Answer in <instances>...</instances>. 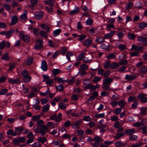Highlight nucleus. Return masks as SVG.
Segmentation results:
<instances>
[{
  "label": "nucleus",
  "mask_w": 147,
  "mask_h": 147,
  "mask_svg": "<svg viewBox=\"0 0 147 147\" xmlns=\"http://www.w3.org/2000/svg\"><path fill=\"white\" fill-rule=\"evenodd\" d=\"M43 123V121L42 120H39L37 123V125L38 126H41L40 127H37L34 131L36 133H39L40 135L43 136L46 133V131L48 130V128L45 125H42Z\"/></svg>",
  "instance_id": "nucleus-1"
},
{
  "label": "nucleus",
  "mask_w": 147,
  "mask_h": 147,
  "mask_svg": "<svg viewBox=\"0 0 147 147\" xmlns=\"http://www.w3.org/2000/svg\"><path fill=\"white\" fill-rule=\"evenodd\" d=\"M23 79L25 83H28L31 81V77L29 75V72L26 70H24L21 72Z\"/></svg>",
  "instance_id": "nucleus-2"
},
{
  "label": "nucleus",
  "mask_w": 147,
  "mask_h": 147,
  "mask_svg": "<svg viewBox=\"0 0 147 147\" xmlns=\"http://www.w3.org/2000/svg\"><path fill=\"white\" fill-rule=\"evenodd\" d=\"M42 77H43V81L45 82L48 86H51L53 83V79H49L50 77L48 76L43 75Z\"/></svg>",
  "instance_id": "nucleus-3"
},
{
  "label": "nucleus",
  "mask_w": 147,
  "mask_h": 147,
  "mask_svg": "<svg viewBox=\"0 0 147 147\" xmlns=\"http://www.w3.org/2000/svg\"><path fill=\"white\" fill-rule=\"evenodd\" d=\"M137 97L142 102L145 103L147 102V95L145 94H139L137 95Z\"/></svg>",
  "instance_id": "nucleus-4"
},
{
  "label": "nucleus",
  "mask_w": 147,
  "mask_h": 147,
  "mask_svg": "<svg viewBox=\"0 0 147 147\" xmlns=\"http://www.w3.org/2000/svg\"><path fill=\"white\" fill-rule=\"evenodd\" d=\"M14 32V30H11L8 31L1 32L0 34L1 35H5L7 38H9Z\"/></svg>",
  "instance_id": "nucleus-5"
},
{
  "label": "nucleus",
  "mask_w": 147,
  "mask_h": 147,
  "mask_svg": "<svg viewBox=\"0 0 147 147\" xmlns=\"http://www.w3.org/2000/svg\"><path fill=\"white\" fill-rule=\"evenodd\" d=\"M19 37L21 38L24 42H28L30 39L29 37L24 34L23 32H21L20 33Z\"/></svg>",
  "instance_id": "nucleus-6"
},
{
  "label": "nucleus",
  "mask_w": 147,
  "mask_h": 147,
  "mask_svg": "<svg viewBox=\"0 0 147 147\" xmlns=\"http://www.w3.org/2000/svg\"><path fill=\"white\" fill-rule=\"evenodd\" d=\"M113 78H105L103 80V84L110 85L111 83L113 82Z\"/></svg>",
  "instance_id": "nucleus-7"
},
{
  "label": "nucleus",
  "mask_w": 147,
  "mask_h": 147,
  "mask_svg": "<svg viewBox=\"0 0 147 147\" xmlns=\"http://www.w3.org/2000/svg\"><path fill=\"white\" fill-rule=\"evenodd\" d=\"M115 33V31H111L109 33L105 34L104 36V39H106L110 38L112 37Z\"/></svg>",
  "instance_id": "nucleus-8"
},
{
  "label": "nucleus",
  "mask_w": 147,
  "mask_h": 147,
  "mask_svg": "<svg viewBox=\"0 0 147 147\" xmlns=\"http://www.w3.org/2000/svg\"><path fill=\"white\" fill-rule=\"evenodd\" d=\"M43 15V13L42 11L37 12L35 13V17L38 20L41 19L42 18Z\"/></svg>",
  "instance_id": "nucleus-9"
},
{
  "label": "nucleus",
  "mask_w": 147,
  "mask_h": 147,
  "mask_svg": "<svg viewBox=\"0 0 147 147\" xmlns=\"http://www.w3.org/2000/svg\"><path fill=\"white\" fill-rule=\"evenodd\" d=\"M9 82L12 84H19L20 83L21 81L18 78L16 79H10L9 80Z\"/></svg>",
  "instance_id": "nucleus-10"
},
{
  "label": "nucleus",
  "mask_w": 147,
  "mask_h": 147,
  "mask_svg": "<svg viewBox=\"0 0 147 147\" xmlns=\"http://www.w3.org/2000/svg\"><path fill=\"white\" fill-rule=\"evenodd\" d=\"M41 68L44 71H46L47 69V65L46 61L43 60L42 62Z\"/></svg>",
  "instance_id": "nucleus-11"
},
{
  "label": "nucleus",
  "mask_w": 147,
  "mask_h": 147,
  "mask_svg": "<svg viewBox=\"0 0 147 147\" xmlns=\"http://www.w3.org/2000/svg\"><path fill=\"white\" fill-rule=\"evenodd\" d=\"M137 76L135 75H126L125 79L126 80H132L135 79Z\"/></svg>",
  "instance_id": "nucleus-12"
},
{
  "label": "nucleus",
  "mask_w": 147,
  "mask_h": 147,
  "mask_svg": "<svg viewBox=\"0 0 147 147\" xmlns=\"http://www.w3.org/2000/svg\"><path fill=\"white\" fill-rule=\"evenodd\" d=\"M131 49L135 51H140L143 50V48L142 47L136 46L134 44H133L132 46Z\"/></svg>",
  "instance_id": "nucleus-13"
},
{
  "label": "nucleus",
  "mask_w": 147,
  "mask_h": 147,
  "mask_svg": "<svg viewBox=\"0 0 147 147\" xmlns=\"http://www.w3.org/2000/svg\"><path fill=\"white\" fill-rule=\"evenodd\" d=\"M146 123L147 121L145 119H143L141 122L136 123L134 125L135 126L139 127L146 124Z\"/></svg>",
  "instance_id": "nucleus-14"
},
{
  "label": "nucleus",
  "mask_w": 147,
  "mask_h": 147,
  "mask_svg": "<svg viewBox=\"0 0 147 147\" xmlns=\"http://www.w3.org/2000/svg\"><path fill=\"white\" fill-rule=\"evenodd\" d=\"M115 147H124L125 146V144L121 141H118L115 143Z\"/></svg>",
  "instance_id": "nucleus-15"
},
{
  "label": "nucleus",
  "mask_w": 147,
  "mask_h": 147,
  "mask_svg": "<svg viewBox=\"0 0 147 147\" xmlns=\"http://www.w3.org/2000/svg\"><path fill=\"white\" fill-rule=\"evenodd\" d=\"M7 134L8 135L12 136H15L17 135V133L16 131H14L12 129H9L7 132Z\"/></svg>",
  "instance_id": "nucleus-16"
},
{
  "label": "nucleus",
  "mask_w": 147,
  "mask_h": 147,
  "mask_svg": "<svg viewBox=\"0 0 147 147\" xmlns=\"http://www.w3.org/2000/svg\"><path fill=\"white\" fill-rule=\"evenodd\" d=\"M125 135V133L123 132L118 133L115 134L114 138L116 139L119 140Z\"/></svg>",
  "instance_id": "nucleus-17"
},
{
  "label": "nucleus",
  "mask_w": 147,
  "mask_h": 147,
  "mask_svg": "<svg viewBox=\"0 0 147 147\" xmlns=\"http://www.w3.org/2000/svg\"><path fill=\"white\" fill-rule=\"evenodd\" d=\"M11 21L10 25H15L17 22L18 18L16 16H11Z\"/></svg>",
  "instance_id": "nucleus-18"
},
{
  "label": "nucleus",
  "mask_w": 147,
  "mask_h": 147,
  "mask_svg": "<svg viewBox=\"0 0 147 147\" xmlns=\"http://www.w3.org/2000/svg\"><path fill=\"white\" fill-rule=\"evenodd\" d=\"M136 131L134 129H128L126 130L125 131V134L127 135H133L132 134L135 133Z\"/></svg>",
  "instance_id": "nucleus-19"
},
{
  "label": "nucleus",
  "mask_w": 147,
  "mask_h": 147,
  "mask_svg": "<svg viewBox=\"0 0 147 147\" xmlns=\"http://www.w3.org/2000/svg\"><path fill=\"white\" fill-rule=\"evenodd\" d=\"M140 72L142 74H145L147 73V66H143L140 69Z\"/></svg>",
  "instance_id": "nucleus-20"
},
{
  "label": "nucleus",
  "mask_w": 147,
  "mask_h": 147,
  "mask_svg": "<svg viewBox=\"0 0 147 147\" xmlns=\"http://www.w3.org/2000/svg\"><path fill=\"white\" fill-rule=\"evenodd\" d=\"M137 40L140 42H147V38L142 36H138L137 37Z\"/></svg>",
  "instance_id": "nucleus-21"
},
{
  "label": "nucleus",
  "mask_w": 147,
  "mask_h": 147,
  "mask_svg": "<svg viewBox=\"0 0 147 147\" xmlns=\"http://www.w3.org/2000/svg\"><path fill=\"white\" fill-rule=\"evenodd\" d=\"M37 140L42 144H44L45 142L47 141V140L45 137H38Z\"/></svg>",
  "instance_id": "nucleus-22"
},
{
  "label": "nucleus",
  "mask_w": 147,
  "mask_h": 147,
  "mask_svg": "<svg viewBox=\"0 0 147 147\" xmlns=\"http://www.w3.org/2000/svg\"><path fill=\"white\" fill-rule=\"evenodd\" d=\"M40 26L43 29L46 30V32H48L50 30L49 27L46 24H41Z\"/></svg>",
  "instance_id": "nucleus-23"
},
{
  "label": "nucleus",
  "mask_w": 147,
  "mask_h": 147,
  "mask_svg": "<svg viewBox=\"0 0 147 147\" xmlns=\"http://www.w3.org/2000/svg\"><path fill=\"white\" fill-rule=\"evenodd\" d=\"M54 80L58 83H65L67 81V80H65L64 78H55Z\"/></svg>",
  "instance_id": "nucleus-24"
},
{
  "label": "nucleus",
  "mask_w": 147,
  "mask_h": 147,
  "mask_svg": "<svg viewBox=\"0 0 147 147\" xmlns=\"http://www.w3.org/2000/svg\"><path fill=\"white\" fill-rule=\"evenodd\" d=\"M80 122L77 121L75 123L72 125V127L75 129H78L79 128Z\"/></svg>",
  "instance_id": "nucleus-25"
},
{
  "label": "nucleus",
  "mask_w": 147,
  "mask_h": 147,
  "mask_svg": "<svg viewBox=\"0 0 147 147\" xmlns=\"http://www.w3.org/2000/svg\"><path fill=\"white\" fill-rule=\"evenodd\" d=\"M119 66V64L118 63H112L110 65V68L111 69H114L115 68H118Z\"/></svg>",
  "instance_id": "nucleus-26"
},
{
  "label": "nucleus",
  "mask_w": 147,
  "mask_h": 147,
  "mask_svg": "<svg viewBox=\"0 0 147 147\" xmlns=\"http://www.w3.org/2000/svg\"><path fill=\"white\" fill-rule=\"evenodd\" d=\"M27 11L26 10H24V13L20 16L21 19L23 20H26L27 19Z\"/></svg>",
  "instance_id": "nucleus-27"
},
{
  "label": "nucleus",
  "mask_w": 147,
  "mask_h": 147,
  "mask_svg": "<svg viewBox=\"0 0 147 147\" xmlns=\"http://www.w3.org/2000/svg\"><path fill=\"white\" fill-rule=\"evenodd\" d=\"M92 41L90 39H87L84 41V45L87 46H90L92 43Z\"/></svg>",
  "instance_id": "nucleus-28"
},
{
  "label": "nucleus",
  "mask_w": 147,
  "mask_h": 147,
  "mask_svg": "<svg viewBox=\"0 0 147 147\" xmlns=\"http://www.w3.org/2000/svg\"><path fill=\"white\" fill-rule=\"evenodd\" d=\"M138 27L140 28L143 29L147 27V23L142 22L138 24Z\"/></svg>",
  "instance_id": "nucleus-29"
},
{
  "label": "nucleus",
  "mask_w": 147,
  "mask_h": 147,
  "mask_svg": "<svg viewBox=\"0 0 147 147\" xmlns=\"http://www.w3.org/2000/svg\"><path fill=\"white\" fill-rule=\"evenodd\" d=\"M44 2L45 5L48 4L52 6L53 5L54 1L53 0H44Z\"/></svg>",
  "instance_id": "nucleus-30"
},
{
  "label": "nucleus",
  "mask_w": 147,
  "mask_h": 147,
  "mask_svg": "<svg viewBox=\"0 0 147 147\" xmlns=\"http://www.w3.org/2000/svg\"><path fill=\"white\" fill-rule=\"evenodd\" d=\"M50 107V105L48 104L45 105L42 109V112L46 113L49 110Z\"/></svg>",
  "instance_id": "nucleus-31"
},
{
  "label": "nucleus",
  "mask_w": 147,
  "mask_h": 147,
  "mask_svg": "<svg viewBox=\"0 0 147 147\" xmlns=\"http://www.w3.org/2000/svg\"><path fill=\"white\" fill-rule=\"evenodd\" d=\"M109 85H110L108 84H104L103 85L102 88L105 90L109 91H112V89L110 88Z\"/></svg>",
  "instance_id": "nucleus-32"
},
{
  "label": "nucleus",
  "mask_w": 147,
  "mask_h": 147,
  "mask_svg": "<svg viewBox=\"0 0 147 147\" xmlns=\"http://www.w3.org/2000/svg\"><path fill=\"white\" fill-rule=\"evenodd\" d=\"M108 59H115L116 58V56L114 53H112L109 54L106 56Z\"/></svg>",
  "instance_id": "nucleus-33"
},
{
  "label": "nucleus",
  "mask_w": 147,
  "mask_h": 147,
  "mask_svg": "<svg viewBox=\"0 0 147 147\" xmlns=\"http://www.w3.org/2000/svg\"><path fill=\"white\" fill-rule=\"evenodd\" d=\"M61 31V30L59 29L54 30L53 33V36L54 37L57 36L60 34Z\"/></svg>",
  "instance_id": "nucleus-34"
},
{
  "label": "nucleus",
  "mask_w": 147,
  "mask_h": 147,
  "mask_svg": "<svg viewBox=\"0 0 147 147\" xmlns=\"http://www.w3.org/2000/svg\"><path fill=\"white\" fill-rule=\"evenodd\" d=\"M33 62V58L32 57H29L26 62L25 64L27 65H31Z\"/></svg>",
  "instance_id": "nucleus-35"
},
{
  "label": "nucleus",
  "mask_w": 147,
  "mask_h": 147,
  "mask_svg": "<svg viewBox=\"0 0 147 147\" xmlns=\"http://www.w3.org/2000/svg\"><path fill=\"white\" fill-rule=\"evenodd\" d=\"M122 125L120 121H117L113 125V127L115 128H119Z\"/></svg>",
  "instance_id": "nucleus-36"
},
{
  "label": "nucleus",
  "mask_w": 147,
  "mask_h": 147,
  "mask_svg": "<svg viewBox=\"0 0 147 147\" xmlns=\"http://www.w3.org/2000/svg\"><path fill=\"white\" fill-rule=\"evenodd\" d=\"M126 103V102L123 100H121L118 102V105L120 107V108L124 107L125 106Z\"/></svg>",
  "instance_id": "nucleus-37"
},
{
  "label": "nucleus",
  "mask_w": 147,
  "mask_h": 147,
  "mask_svg": "<svg viewBox=\"0 0 147 147\" xmlns=\"http://www.w3.org/2000/svg\"><path fill=\"white\" fill-rule=\"evenodd\" d=\"M137 98L136 97L133 96H130L128 98V101L129 102H132L136 100Z\"/></svg>",
  "instance_id": "nucleus-38"
},
{
  "label": "nucleus",
  "mask_w": 147,
  "mask_h": 147,
  "mask_svg": "<svg viewBox=\"0 0 147 147\" xmlns=\"http://www.w3.org/2000/svg\"><path fill=\"white\" fill-rule=\"evenodd\" d=\"M147 108L146 107H142L140 108V114L142 115H144L146 113V111Z\"/></svg>",
  "instance_id": "nucleus-39"
},
{
  "label": "nucleus",
  "mask_w": 147,
  "mask_h": 147,
  "mask_svg": "<svg viewBox=\"0 0 147 147\" xmlns=\"http://www.w3.org/2000/svg\"><path fill=\"white\" fill-rule=\"evenodd\" d=\"M93 141L100 143V142H102V140L100 137L98 136H96L94 137Z\"/></svg>",
  "instance_id": "nucleus-40"
},
{
  "label": "nucleus",
  "mask_w": 147,
  "mask_h": 147,
  "mask_svg": "<svg viewBox=\"0 0 147 147\" xmlns=\"http://www.w3.org/2000/svg\"><path fill=\"white\" fill-rule=\"evenodd\" d=\"M85 53L84 52H82L80 53L78 56L77 59L79 61H81L83 58L84 57V56L85 55Z\"/></svg>",
  "instance_id": "nucleus-41"
},
{
  "label": "nucleus",
  "mask_w": 147,
  "mask_h": 147,
  "mask_svg": "<svg viewBox=\"0 0 147 147\" xmlns=\"http://www.w3.org/2000/svg\"><path fill=\"white\" fill-rule=\"evenodd\" d=\"M122 111V109L121 108H116L113 111L114 113L116 115H119Z\"/></svg>",
  "instance_id": "nucleus-42"
},
{
  "label": "nucleus",
  "mask_w": 147,
  "mask_h": 147,
  "mask_svg": "<svg viewBox=\"0 0 147 147\" xmlns=\"http://www.w3.org/2000/svg\"><path fill=\"white\" fill-rule=\"evenodd\" d=\"M110 46V45L108 43H107L106 44H102L100 46V48L103 49H108Z\"/></svg>",
  "instance_id": "nucleus-43"
},
{
  "label": "nucleus",
  "mask_w": 147,
  "mask_h": 147,
  "mask_svg": "<svg viewBox=\"0 0 147 147\" xmlns=\"http://www.w3.org/2000/svg\"><path fill=\"white\" fill-rule=\"evenodd\" d=\"M136 36L132 33H129L127 35V37L129 39L133 40L135 38Z\"/></svg>",
  "instance_id": "nucleus-44"
},
{
  "label": "nucleus",
  "mask_w": 147,
  "mask_h": 147,
  "mask_svg": "<svg viewBox=\"0 0 147 147\" xmlns=\"http://www.w3.org/2000/svg\"><path fill=\"white\" fill-rule=\"evenodd\" d=\"M111 63L109 61H107L105 62L104 63V67L105 68H110V65Z\"/></svg>",
  "instance_id": "nucleus-45"
},
{
  "label": "nucleus",
  "mask_w": 147,
  "mask_h": 147,
  "mask_svg": "<svg viewBox=\"0 0 147 147\" xmlns=\"http://www.w3.org/2000/svg\"><path fill=\"white\" fill-rule=\"evenodd\" d=\"M47 126L50 127L52 128L55 127V124L52 122H49L47 123Z\"/></svg>",
  "instance_id": "nucleus-46"
},
{
  "label": "nucleus",
  "mask_w": 147,
  "mask_h": 147,
  "mask_svg": "<svg viewBox=\"0 0 147 147\" xmlns=\"http://www.w3.org/2000/svg\"><path fill=\"white\" fill-rule=\"evenodd\" d=\"M118 48L121 51H123L126 49V46L123 44H120L118 45Z\"/></svg>",
  "instance_id": "nucleus-47"
},
{
  "label": "nucleus",
  "mask_w": 147,
  "mask_h": 147,
  "mask_svg": "<svg viewBox=\"0 0 147 147\" xmlns=\"http://www.w3.org/2000/svg\"><path fill=\"white\" fill-rule=\"evenodd\" d=\"M105 113H98L95 115V117L96 118H103L105 117Z\"/></svg>",
  "instance_id": "nucleus-48"
},
{
  "label": "nucleus",
  "mask_w": 147,
  "mask_h": 147,
  "mask_svg": "<svg viewBox=\"0 0 147 147\" xmlns=\"http://www.w3.org/2000/svg\"><path fill=\"white\" fill-rule=\"evenodd\" d=\"M46 32H45L43 30H41L40 32V35L42 36L45 38H46L47 37V35L46 33Z\"/></svg>",
  "instance_id": "nucleus-49"
},
{
  "label": "nucleus",
  "mask_w": 147,
  "mask_h": 147,
  "mask_svg": "<svg viewBox=\"0 0 147 147\" xmlns=\"http://www.w3.org/2000/svg\"><path fill=\"white\" fill-rule=\"evenodd\" d=\"M88 68L87 65L85 64H82L80 65V67L79 69L80 70H85Z\"/></svg>",
  "instance_id": "nucleus-50"
},
{
  "label": "nucleus",
  "mask_w": 147,
  "mask_h": 147,
  "mask_svg": "<svg viewBox=\"0 0 147 147\" xmlns=\"http://www.w3.org/2000/svg\"><path fill=\"white\" fill-rule=\"evenodd\" d=\"M15 131L16 132H21L24 130V129L23 127H15Z\"/></svg>",
  "instance_id": "nucleus-51"
},
{
  "label": "nucleus",
  "mask_w": 147,
  "mask_h": 147,
  "mask_svg": "<svg viewBox=\"0 0 147 147\" xmlns=\"http://www.w3.org/2000/svg\"><path fill=\"white\" fill-rule=\"evenodd\" d=\"M95 41L98 43H101L105 41L104 39L101 37H98L96 38Z\"/></svg>",
  "instance_id": "nucleus-52"
},
{
  "label": "nucleus",
  "mask_w": 147,
  "mask_h": 147,
  "mask_svg": "<svg viewBox=\"0 0 147 147\" xmlns=\"http://www.w3.org/2000/svg\"><path fill=\"white\" fill-rule=\"evenodd\" d=\"M79 37L78 40L80 41H82L86 37V35L84 34H82L81 35H79L78 36Z\"/></svg>",
  "instance_id": "nucleus-53"
},
{
  "label": "nucleus",
  "mask_w": 147,
  "mask_h": 147,
  "mask_svg": "<svg viewBox=\"0 0 147 147\" xmlns=\"http://www.w3.org/2000/svg\"><path fill=\"white\" fill-rule=\"evenodd\" d=\"M34 48L36 50H40L41 49L42 47V45L41 44H36L34 46Z\"/></svg>",
  "instance_id": "nucleus-54"
},
{
  "label": "nucleus",
  "mask_w": 147,
  "mask_h": 147,
  "mask_svg": "<svg viewBox=\"0 0 147 147\" xmlns=\"http://www.w3.org/2000/svg\"><path fill=\"white\" fill-rule=\"evenodd\" d=\"M60 70L59 69H54L53 71L52 74L54 76L56 75L60 72Z\"/></svg>",
  "instance_id": "nucleus-55"
},
{
  "label": "nucleus",
  "mask_w": 147,
  "mask_h": 147,
  "mask_svg": "<svg viewBox=\"0 0 147 147\" xmlns=\"http://www.w3.org/2000/svg\"><path fill=\"white\" fill-rule=\"evenodd\" d=\"M79 11V9L77 8L76 9L72 10L71 11H70L69 13L71 15H73L75 14L78 12Z\"/></svg>",
  "instance_id": "nucleus-56"
},
{
  "label": "nucleus",
  "mask_w": 147,
  "mask_h": 147,
  "mask_svg": "<svg viewBox=\"0 0 147 147\" xmlns=\"http://www.w3.org/2000/svg\"><path fill=\"white\" fill-rule=\"evenodd\" d=\"M13 144L15 146L19 145L20 143L18 138L15 139L13 141Z\"/></svg>",
  "instance_id": "nucleus-57"
},
{
  "label": "nucleus",
  "mask_w": 147,
  "mask_h": 147,
  "mask_svg": "<svg viewBox=\"0 0 147 147\" xmlns=\"http://www.w3.org/2000/svg\"><path fill=\"white\" fill-rule=\"evenodd\" d=\"M133 5V3L131 2H129L126 4L125 6V8L127 9H129L131 8V7Z\"/></svg>",
  "instance_id": "nucleus-58"
},
{
  "label": "nucleus",
  "mask_w": 147,
  "mask_h": 147,
  "mask_svg": "<svg viewBox=\"0 0 147 147\" xmlns=\"http://www.w3.org/2000/svg\"><path fill=\"white\" fill-rule=\"evenodd\" d=\"M49 100V98H45L42 99L41 100V103L42 105L47 103Z\"/></svg>",
  "instance_id": "nucleus-59"
},
{
  "label": "nucleus",
  "mask_w": 147,
  "mask_h": 147,
  "mask_svg": "<svg viewBox=\"0 0 147 147\" xmlns=\"http://www.w3.org/2000/svg\"><path fill=\"white\" fill-rule=\"evenodd\" d=\"M40 116L39 115H36L32 117V120L34 121H38L40 118Z\"/></svg>",
  "instance_id": "nucleus-60"
},
{
  "label": "nucleus",
  "mask_w": 147,
  "mask_h": 147,
  "mask_svg": "<svg viewBox=\"0 0 147 147\" xmlns=\"http://www.w3.org/2000/svg\"><path fill=\"white\" fill-rule=\"evenodd\" d=\"M59 107L60 109L64 110L65 109L66 105L65 104L62 102H60L59 104Z\"/></svg>",
  "instance_id": "nucleus-61"
},
{
  "label": "nucleus",
  "mask_w": 147,
  "mask_h": 147,
  "mask_svg": "<svg viewBox=\"0 0 147 147\" xmlns=\"http://www.w3.org/2000/svg\"><path fill=\"white\" fill-rule=\"evenodd\" d=\"M118 119V117L115 115H114L111 117V120L112 121H117Z\"/></svg>",
  "instance_id": "nucleus-62"
},
{
  "label": "nucleus",
  "mask_w": 147,
  "mask_h": 147,
  "mask_svg": "<svg viewBox=\"0 0 147 147\" xmlns=\"http://www.w3.org/2000/svg\"><path fill=\"white\" fill-rule=\"evenodd\" d=\"M129 139L131 141L136 140L137 138V136L136 135H129Z\"/></svg>",
  "instance_id": "nucleus-63"
},
{
  "label": "nucleus",
  "mask_w": 147,
  "mask_h": 147,
  "mask_svg": "<svg viewBox=\"0 0 147 147\" xmlns=\"http://www.w3.org/2000/svg\"><path fill=\"white\" fill-rule=\"evenodd\" d=\"M93 22L92 20L90 18H88L86 21V23L87 25H90L92 24Z\"/></svg>",
  "instance_id": "nucleus-64"
}]
</instances>
